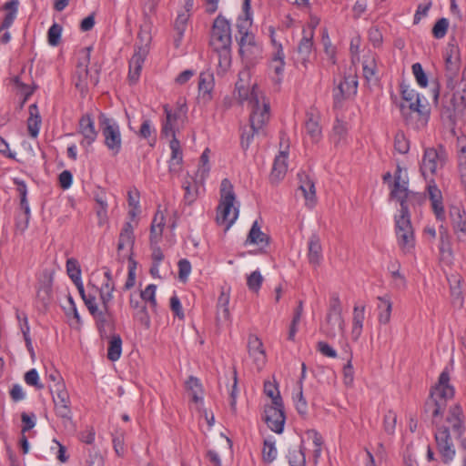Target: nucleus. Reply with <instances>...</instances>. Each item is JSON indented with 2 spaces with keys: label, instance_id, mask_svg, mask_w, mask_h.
<instances>
[{
  "label": "nucleus",
  "instance_id": "f257e3e1",
  "mask_svg": "<svg viewBox=\"0 0 466 466\" xmlns=\"http://www.w3.org/2000/svg\"><path fill=\"white\" fill-rule=\"evenodd\" d=\"M462 410L460 405H454L450 408L449 415L446 422L449 426L444 425L441 421V418H432V422L436 427L434 437L436 441L437 450L441 456L444 463L451 462L456 454L455 447L450 434V426L453 432L461 437L464 433V424L462 420Z\"/></svg>",
  "mask_w": 466,
  "mask_h": 466
},
{
  "label": "nucleus",
  "instance_id": "f03ea898",
  "mask_svg": "<svg viewBox=\"0 0 466 466\" xmlns=\"http://www.w3.org/2000/svg\"><path fill=\"white\" fill-rule=\"evenodd\" d=\"M236 90L239 101L248 103L251 128L257 132H264L270 118V105L265 94L256 85L249 90L241 81L236 83Z\"/></svg>",
  "mask_w": 466,
  "mask_h": 466
},
{
  "label": "nucleus",
  "instance_id": "7ed1b4c3",
  "mask_svg": "<svg viewBox=\"0 0 466 466\" xmlns=\"http://www.w3.org/2000/svg\"><path fill=\"white\" fill-rule=\"evenodd\" d=\"M237 200L233 186L230 181L224 178L220 185V200L217 208L216 221L228 230L237 220L239 209L236 207Z\"/></svg>",
  "mask_w": 466,
  "mask_h": 466
},
{
  "label": "nucleus",
  "instance_id": "20e7f679",
  "mask_svg": "<svg viewBox=\"0 0 466 466\" xmlns=\"http://www.w3.org/2000/svg\"><path fill=\"white\" fill-rule=\"evenodd\" d=\"M454 396V388L450 384L449 372L443 370L438 383L431 390V400L434 404L432 418L438 419L443 415L447 401Z\"/></svg>",
  "mask_w": 466,
  "mask_h": 466
},
{
  "label": "nucleus",
  "instance_id": "39448f33",
  "mask_svg": "<svg viewBox=\"0 0 466 466\" xmlns=\"http://www.w3.org/2000/svg\"><path fill=\"white\" fill-rule=\"evenodd\" d=\"M56 415L62 420L66 429H73L72 410L69 394L64 382L49 386Z\"/></svg>",
  "mask_w": 466,
  "mask_h": 466
},
{
  "label": "nucleus",
  "instance_id": "423d86ee",
  "mask_svg": "<svg viewBox=\"0 0 466 466\" xmlns=\"http://www.w3.org/2000/svg\"><path fill=\"white\" fill-rule=\"evenodd\" d=\"M91 51V46L82 49L79 53V62L76 66L75 86L82 94L87 91L89 85L96 86L98 83L99 70L96 69L93 74H90L87 68L90 62Z\"/></svg>",
  "mask_w": 466,
  "mask_h": 466
},
{
  "label": "nucleus",
  "instance_id": "0eeeda50",
  "mask_svg": "<svg viewBox=\"0 0 466 466\" xmlns=\"http://www.w3.org/2000/svg\"><path fill=\"white\" fill-rule=\"evenodd\" d=\"M409 113L404 111L405 106L401 105L400 108L408 125L414 129H421L428 124L430 118V106L426 98L418 97L413 101H408Z\"/></svg>",
  "mask_w": 466,
  "mask_h": 466
},
{
  "label": "nucleus",
  "instance_id": "6e6552de",
  "mask_svg": "<svg viewBox=\"0 0 466 466\" xmlns=\"http://www.w3.org/2000/svg\"><path fill=\"white\" fill-rule=\"evenodd\" d=\"M99 126L105 146L111 152L112 156H116L122 149V136L119 124L114 118L101 114L99 116Z\"/></svg>",
  "mask_w": 466,
  "mask_h": 466
},
{
  "label": "nucleus",
  "instance_id": "1a4fd4ad",
  "mask_svg": "<svg viewBox=\"0 0 466 466\" xmlns=\"http://www.w3.org/2000/svg\"><path fill=\"white\" fill-rule=\"evenodd\" d=\"M447 159L448 153L443 146L426 148L420 163L422 176L427 178L429 176L436 175L439 170L443 168Z\"/></svg>",
  "mask_w": 466,
  "mask_h": 466
},
{
  "label": "nucleus",
  "instance_id": "9d476101",
  "mask_svg": "<svg viewBox=\"0 0 466 466\" xmlns=\"http://www.w3.org/2000/svg\"><path fill=\"white\" fill-rule=\"evenodd\" d=\"M395 233L400 248L404 254H410L415 247L413 228L407 216L395 217Z\"/></svg>",
  "mask_w": 466,
  "mask_h": 466
},
{
  "label": "nucleus",
  "instance_id": "9b49d317",
  "mask_svg": "<svg viewBox=\"0 0 466 466\" xmlns=\"http://www.w3.org/2000/svg\"><path fill=\"white\" fill-rule=\"evenodd\" d=\"M232 37H231V27L228 20H227L221 15L214 20L210 45L214 48L231 47Z\"/></svg>",
  "mask_w": 466,
  "mask_h": 466
},
{
  "label": "nucleus",
  "instance_id": "f8f14e48",
  "mask_svg": "<svg viewBox=\"0 0 466 466\" xmlns=\"http://www.w3.org/2000/svg\"><path fill=\"white\" fill-rule=\"evenodd\" d=\"M265 420L268 428L276 433H281L286 420L281 398H277L275 404L266 407Z\"/></svg>",
  "mask_w": 466,
  "mask_h": 466
},
{
  "label": "nucleus",
  "instance_id": "ddd939ff",
  "mask_svg": "<svg viewBox=\"0 0 466 466\" xmlns=\"http://www.w3.org/2000/svg\"><path fill=\"white\" fill-rule=\"evenodd\" d=\"M135 243L134 228L130 222H126L121 229L117 244V257L124 261H132V249Z\"/></svg>",
  "mask_w": 466,
  "mask_h": 466
},
{
  "label": "nucleus",
  "instance_id": "4468645a",
  "mask_svg": "<svg viewBox=\"0 0 466 466\" xmlns=\"http://www.w3.org/2000/svg\"><path fill=\"white\" fill-rule=\"evenodd\" d=\"M358 81L355 76H345L333 89L334 106H340L341 103L357 93Z\"/></svg>",
  "mask_w": 466,
  "mask_h": 466
},
{
  "label": "nucleus",
  "instance_id": "2eb2a0df",
  "mask_svg": "<svg viewBox=\"0 0 466 466\" xmlns=\"http://www.w3.org/2000/svg\"><path fill=\"white\" fill-rule=\"evenodd\" d=\"M205 177L198 176L195 177L187 175L182 183V188L185 190L183 201L186 205H192L198 198L204 190Z\"/></svg>",
  "mask_w": 466,
  "mask_h": 466
},
{
  "label": "nucleus",
  "instance_id": "dca6fc26",
  "mask_svg": "<svg viewBox=\"0 0 466 466\" xmlns=\"http://www.w3.org/2000/svg\"><path fill=\"white\" fill-rule=\"evenodd\" d=\"M238 45L241 56L248 63H253L255 60L261 57L262 46L261 44L257 41L254 35L240 36Z\"/></svg>",
  "mask_w": 466,
  "mask_h": 466
},
{
  "label": "nucleus",
  "instance_id": "f3484780",
  "mask_svg": "<svg viewBox=\"0 0 466 466\" xmlns=\"http://www.w3.org/2000/svg\"><path fill=\"white\" fill-rule=\"evenodd\" d=\"M444 59L447 85L449 87L454 89L456 88L454 86V81L460 71V57L457 47L451 46L449 49H447L444 55Z\"/></svg>",
  "mask_w": 466,
  "mask_h": 466
},
{
  "label": "nucleus",
  "instance_id": "a211bd4d",
  "mask_svg": "<svg viewBox=\"0 0 466 466\" xmlns=\"http://www.w3.org/2000/svg\"><path fill=\"white\" fill-rule=\"evenodd\" d=\"M274 46L272 58L269 63V70L274 73L272 76L275 83L279 84L282 80L285 67V55L283 47L280 43H278L274 38L271 39Z\"/></svg>",
  "mask_w": 466,
  "mask_h": 466
},
{
  "label": "nucleus",
  "instance_id": "6ab92c4d",
  "mask_svg": "<svg viewBox=\"0 0 466 466\" xmlns=\"http://www.w3.org/2000/svg\"><path fill=\"white\" fill-rule=\"evenodd\" d=\"M78 133L83 137L80 145L84 147H90L96 141L97 131L96 130L95 122L90 115H84L79 119Z\"/></svg>",
  "mask_w": 466,
  "mask_h": 466
},
{
  "label": "nucleus",
  "instance_id": "aec40b11",
  "mask_svg": "<svg viewBox=\"0 0 466 466\" xmlns=\"http://www.w3.org/2000/svg\"><path fill=\"white\" fill-rule=\"evenodd\" d=\"M248 350L249 356L258 370H262L266 363L267 356L263 348V343L259 338L255 335H249L248 340Z\"/></svg>",
  "mask_w": 466,
  "mask_h": 466
},
{
  "label": "nucleus",
  "instance_id": "412c9836",
  "mask_svg": "<svg viewBox=\"0 0 466 466\" xmlns=\"http://www.w3.org/2000/svg\"><path fill=\"white\" fill-rule=\"evenodd\" d=\"M320 114L315 108H310L306 113L305 129L313 142H318L322 136V128L319 124Z\"/></svg>",
  "mask_w": 466,
  "mask_h": 466
},
{
  "label": "nucleus",
  "instance_id": "4be33fe9",
  "mask_svg": "<svg viewBox=\"0 0 466 466\" xmlns=\"http://www.w3.org/2000/svg\"><path fill=\"white\" fill-rule=\"evenodd\" d=\"M427 190L429 198L431 201L433 212L437 219L443 220L445 218V211L442 204V195L441 190L434 184L433 180H431L428 183Z\"/></svg>",
  "mask_w": 466,
  "mask_h": 466
},
{
  "label": "nucleus",
  "instance_id": "5701e85b",
  "mask_svg": "<svg viewBox=\"0 0 466 466\" xmlns=\"http://www.w3.org/2000/svg\"><path fill=\"white\" fill-rule=\"evenodd\" d=\"M287 158L288 152L286 150H280L279 154L275 157L269 175V180L272 184H277L284 178L288 170Z\"/></svg>",
  "mask_w": 466,
  "mask_h": 466
},
{
  "label": "nucleus",
  "instance_id": "b1692460",
  "mask_svg": "<svg viewBox=\"0 0 466 466\" xmlns=\"http://www.w3.org/2000/svg\"><path fill=\"white\" fill-rule=\"evenodd\" d=\"M378 304L376 307L377 309V318L378 322L380 325H387L390 322L391 313H392V301L389 295L379 296L377 298Z\"/></svg>",
  "mask_w": 466,
  "mask_h": 466
},
{
  "label": "nucleus",
  "instance_id": "393cba45",
  "mask_svg": "<svg viewBox=\"0 0 466 466\" xmlns=\"http://www.w3.org/2000/svg\"><path fill=\"white\" fill-rule=\"evenodd\" d=\"M268 236L261 231L258 222L257 220L254 221L248 234L245 245H257L259 246L261 249H263L268 246Z\"/></svg>",
  "mask_w": 466,
  "mask_h": 466
},
{
  "label": "nucleus",
  "instance_id": "a878e982",
  "mask_svg": "<svg viewBox=\"0 0 466 466\" xmlns=\"http://www.w3.org/2000/svg\"><path fill=\"white\" fill-rule=\"evenodd\" d=\"M402 174L401 168L398 166L394 173V182L390 189V198L396 200L411 192L408 189V182L402 177Z\"/></svg>",
  "mask_w": 466,
  "mask_h": 466
},
{
  "label": "nucleus",
  "instance_id": "bb28decb",
  "mask_svg": "<svg viewBox=\"0 0 466 466\" xmlns=\"http://www.w3.org/2000/svg\"><path fill=\"white\" fill-rule=\"evenodd\" d=\"M146 55V50L139 48L131 57L128 72V78L131 83H136L138 80Z\"/></svg>",
  "mask_w": 466,
  "mask_h": 466
},
{
  "label": "nucleus",
  "instance_id": "cd10ccee",
  "mask_svg": "<svg viewBox=\"0 0 466 466\" xmlns=\"http://www.w3.org/2000/svg\"><path fill=\"white\" fill-rule=\"evenodd\" d=\"M300 185L299 190L301 191L306 205L309 208H313L316 203V190L314 182L309 179L306 175H299Z\"/></svg>",
  "mask_w": 466,
  "mask_h": 466
},
{
  "label": "nucleus",
  "instance_id": "c85d7f7f",
  "mask_svg": "<svg viewBox=\"0 0 466 466\" xmlns=\"http://www.w3.org/2000/svg\"><path fill=\"white\" fill-rule=\"evenodd\" d=\"M365 319V305H355L352 312L351 337L353 340H358L361 336Z\"/></svg>",
  "mask_w": 466,
  "mask_h": 466
},
{
  "label": "nucleus",
  "instance_id": "c756f323",
  "mask_svg": "<svg viewBox=\"0 0 466 466\" xmlns=\"http://www.w3.org/2000/svg\"><path fill=\"white\" fill-rule=\"evenodd\" d=\"M423 200V197L420 193L410 192L407 196L399 198L397 201L400 202V209L399 216H407L410 219V209L414 208L416 205H420Z\"/></svg>",
  "mask_w": 466,
  "mask_h": 466
},
{
  "label": "nucleus",
  "instance_id": "7c9ffc66",
  "mask_svg": "<svg viewBox=\"0 0 466 466\" xmlns=\"http://www.w3.org/2000/svg\"><path fill=\"white\" fill-rule=\"evenodd\" d=\"M303 37L299 43L298 53L300 56L301 63L306 66V63L309 61L313 47V35L312 30L306 32L303 31Z\"/></svg>",
  "mask_w": 466,
  "mask_h": 466
},
{
  "label": "nucleus",
  "instance_id": "2f4dec72",
  "mask_svg": "<svg viewBox=\"0 0 466 466\" xmlns=\"http://www.w3.org/2000/svg\"><path fill=\"white\" fill-rule=\"evenodd\" d=\"M230 294L228 290L222 289L220 295L218 299L217 304V320L218 322H226L230 319V312L228 309Z\"/></svg>",
  "mask_w": 466,
  "mask_h": 466
},
{
  "label": "nucleus",
  "instance_id": "473e14b6",
  "mask_svg": "<svg viewBox=\"0 0 466 466\" xmlns=\"http://www.w3.org/2000/svg\"><path fill=\"white\" fill-rule=\"evenodd\" d=\"M308 258L309 262L313 266L319 265L322 259V248L319 238L317 235H312L309 238V243Z\"/></svg>",
  "mask_w": 466,
  "mask_h": 466
},
{
  "label": "nucleus",
  "instance_id": "72a5a7b5",
  "mask_svg": "<svg viewBox=\"0 0 466 466\" xmlns=\"http://www.w3.org/2000/svg\"><path fill=\"white\" fill-rule=\"evenodd\" d=\"M214 88V76L213 73L209 70L204 71L199 75L198 90L199 94L206 100L211 98V92Z\"/></svg>",
  "mask_w": 466,
  "mask_h": 466
},
{
  "label": "nucleus",
  "instance_id": "f704fd0d",
  "mask_svg": "<svg viewBox=\"0 0 466 466\" xmlns=\"http://www.w3.org/2000/svg\"><path fill=\"white\" fill-rule=\"evenodd\" d=\"M243 12L244 16L238 17L237 28L240 36H245L246 35H252L249 33V27L251 26V17H250V0H244L243 2Z\"/></svg>",
  "mask_w": 466,
  "mask_h": 466
},
{
  "label": "nucleus",
  "instance_id": "c9c22d12",
  "mask_svg": "<svg viewBox=\"0 0 466 466\" xmlns=\"http://www.w3.org/2000/svg\"><path fill=\"white\" fill-rule=\"evenodd\" d=\"M451 288V303L456 308H461L463 304V298L460 287L461 277L458 275H451L448 278Z\"/></svg>",
  "mask_w": 466,
  "mask_h": 466
},
{
  "label": "nucleus",
  "instance_id": "e433bc0d",
  "mask_svg": "<svg viewBox=\"0 0 466 466\" xmlns=\"http://www.w3.org/2000/svg\"><path fill=\"white\" fill-rule=\"evenodd\" d=\"M458 166L461 182L466 187V137L458 138Z\"/></svg>",
  "mask_w": 466,
  "mask_h": 466
},
{
  "label": "nucleus",
  "instance_id": "4c0bfd02",
  "mask_svg": "<svg viewBox=\"0 0 466 466\" xmlns=\"http://www.w3.org/2000/svg\"><path fill=\"white\" fill-rule=\"evenodd\" d=\"M29 115L27 119L28 133L32 137H36L40 129L41 118L35 104L29 106Z\"/></svg>",
  "mask_w": 466,
  "mask_h": 466
},
{
  "label": "nucleus",
  "instance_id": "58836bf2",
  "mask_svg": "<svg viewBox=\"0 0 466 466\" xmlns=\"http://www.w3.org/2000/svg\"><path fill=\"white\" fill-rule=\"evenodd\" d=\"M186 13L179 14L174 24V30L176 32V35L174 38V44L176 47H179L181 40L184 36V33L187 28V20L189 15Z\"/></svg>",
  "mask_w": 466,
  "mask_h": 466
},
{
  "label": "nucleus",
  "instance_id": "ea45409f",
  "mask_svg": "<svg viewBox=\"0 0 466 466\" xmlns=\"http://www.w3.org/2000/svg\"><path fill=\"white\" fill-rule=\"evenodd\" d=\"M138 137L147 140L150 147H154L157 142L156 129L149 119H144L137 133Z\"/></svg>",
  "mask_w": 466,
  "mask_h": 466
},
{
  "label": "nucleus",
  "instance_id": "a19ab883",
  "mask_svg": "<svg viewBox=\"0 0 466 466\" xmlns=\"http://www.w3.org/2000/svg\"><path fill=\"white\" fill-rule=\"evenodd\" d=\"M166 113V121L163 123L161 134L165 137H176L175 123L177 119V115L168 109L167 106L164 107Z\"/></svg>",
  "mask_w": 466,
  "mask_h": 466
},
{
  "label": "nucleus",
  "instance_id": "79ce46f5",
  "mask_svg": "<svg viewBox=\"0 0 466 466\" xmlns=\"http://www.w3.org/2000/svg\"><path fill=\"white\" fill-rule=\"evenodd\" d=\"M337 329L341 332L344 331L345 322L342 315H340V322L335 320L334 315H327L326 325L323 327L325 334L329 338H333L336 336Z\"/></svg>",
  "mask_w": 466,
  "mask_h": 466
},
{
  "label": "nucleus",
  "instance_id": "37998d69",
  "mask_svg": "<svg viewBox=\"0 0 466 466\" xmlns=\"http://www.w3.org/2000/svg\"><path fill=\"white\" fill-rule=\"evenodd\" d=\"M288 460L290 466H306L305 448L303 445L290 448L289 450Z\"/></svg>",
  "mask_w": 466,
  "mask_h": 466
},
{
  "label": "nucleus",
  "instance_id": "c03bdc74",
  "mask_svg": "<svg viewBox=\"0 0 466 466\" xmlns=\"http://www.w3.org/2000/svg\"><path fill=\"white\" fill-rule=\"evenodd\" d=\"M122 353V339L119 335H113L107 348V358L111 361L120 359Z\"/></svg>",
  "mask_w": 466,
  "mask_h": 466
},
{
  "label": "nucleus",
  "instance_id": "a18cd8bd",
  "mask_svg": "<svg viewBox=\"0 0 466 466\" xmlns=\"http://www.w3.org/2000/svg\"><path fill=\"white\" fill-rule=\"evenodd\" d=\"M186 386L194 402L198 403L202 400V388L198 378L193 376L189 377L186 382Z\"/></svg>",
  "mask_w": 466,
  "mask_h": 466
},
{
  "label": "nucleus",
  "instance_id": "49530a36",
  "mask_svg": "<svg viewBox=\"0 0 466 466\" xmlns=\"http://www.w3.org/2000/svg\"><path fill=\"white\" fill-rule=\"evenodd\" d=\"M214 50L218 56V68L225 73L231 65V47L214 48Z\"/></svg>",
  "mask_w": 466,
  "mask_h": 466
},
{
  "label": "nucleus",
  "instance_id": "de8ad7c7",
  "mask_svg": "<svg viewBox=\"0 0 466 466\" xmlns=\"http://www.w3.org/2000/svg\"><path fill=\"white\" fill-rule=\"evenodd\" d=\"M17 192L20 198V208L24 211L23 216L31 217L29 203L27 201V187L25 182H17Z\"/></svg>",
  "mask_w": 466,
  "mask_h": 466
},
{
  "label": "nucleus",
  "instance_id": "09e8293b",
  "mask_svg": "<svg viewBox=\"0 0 466 466\" xmlns=\"http://www.w3.org/2000/svg\"><path fill=\"white\" fill-rule=\"evenodd\" d=\"M348 125L339 119H336L333 126L332 138L336 145L340 144L346 137L348 133Z\"/></svg>",
  "mask_w": 466,
  "mask_h": 466
},
{
  "label": "nucleus",
  "instance_id": "8fccbe9b",
  "mask_svg": "<svg viewBox=\"0 0 466 466\" xmlns=\"http://www.w3.org/2000/svg\"><path fill=\"white\" fill-rule=\"evenodd\" d=\"M66 268L67 275L73 282L82 279L81 268L77 259L74 258H68L66 260Z\"/></svg>",
  "mask_w": 466,
  "mask_h": 466
},
{
  "label": "nucleus",
  "instance_id": "3c124183",
  "mask_svg": "<svg viewBox=\"0 0 466 466\" xmlns=\"http://www.w3.org/2000/svg\"><path fill=\"white\" fill-rule=\"evenodd\" d=\"M263 277L259 270H255L247 278V286L252 292L258 293L261 288Z\"/></svg>",
  "mask_w": 466,
  "mask_h": 466
},
{
  "label": "nucleus",
  "instance_id": "603ef678",
  "mask_svg": "<svg viewBox=\"0 0 466 466\" xmlns=\"http://www.w3.org/2000/svg\"><path fill=\"white\" fill-rule=\"evenodd\" d=\"M169 147L171 149L170 167L181 164L182 151L179 141L176 137L172 138Z\"/></svg>",
  "mask_w": 466,
  "mask_h": 466
},
{
  "label": "nucleus",
  "instance_id": "864d4df0",
  "mask_svg": "<svg viewBox=\"0 0 466 466\" xmlns=\"http://www.w3.org/2000/svg\"><path fill=\"white\" fill-rule=\"evenodd\" d=\"M394 147L400 154H406L410 149V142L402 131H398L394 137Z\"/></svg>",
  "mask_w": 466,
  "mask_h": 466
},
{
  "label": "nucleus",
  "instance_id": "5fc2aeb1",
  "mask_svg": "<svg viewBox=\"0 0 466 466\" xmlns=\"http://www.w3.org/2000/svg\"><path fill=\"white\" fill-rule=\"evenodd\" d=\"M130 306L131 308L137 309L136 315L140 322L147 327H149L150 319L147 311V307L145 305H139V301H135L132 298L130 299Z\"/></svg>",
  "mask_w": 466,
  "mask_h": 466
},
{
  "label": "nucleus",
  "instance_id": "6e6d98bb",
  "mask_svg": "<svg viewBox=\"0 0 466 466\" xmlns=\"http://www.w3.org/2000/svg\"><path fill=\"white\" fill-rule=\"evenodd\" d=\"M327 315H334L335 320L340 322V315H342V309L339 298L337 294H333L329 299V307Z\"/></svg>",
  "mask_w": 466,
  "mask_h": 466
},
{
  "label": "nucleus",
  "instance_id": "4d7b16f0",
  "mask_svg": "<svg viewBox=\"0 0 466 466\" xmlns=\"http://www.w3.org/2000/svg\"><path fill=\"white\" fill-rule=\"evenodd\" d=\"M62 27L58 24H53L47 32V41L52 46H56L60 43Z\"/></svg>",
  "mask_w": 466,
  "mask_h": 466
},
{
  "label": "nucleus",
  "instance_id": "13d9d810",
  "mask_svg": "<svg viewBox=\"0 0 466 466\" xmlns=\"http://www.w3.org/2000/svg\"><path fill=\"white\" fill-rule=\"evenodd\" d=\"M396 422H397L396 413L393 410H389L384 415V420H383L384 431L388 434L392 435L395 431Z\"/></svg>",
  "mask_w": 466,
  "mask_h": 466
},
{
  "label": "nucleus",
  "instance_id": "bf43d9fd",
  "mask_svg": "<svg viewBox=\"0 0 466 466\" xmlns=\"http://www.w3.org/2000/svg\"><path fill=\"white\" fill-rule=\"evenodd\" d=\"M277 454L278 451L275 443L266 440L262 450L263 460L266 462H272L276 459Z\"/></svg>",
  "mask_w": 466,
  "mask_h": 466
},
{
  "label": "nucleus",
  "instance_id": "052dcab7",
  "mask_svg": "<svg viewBox=\"0 0 466 466\" xmlns=\"http://www.w3.org/2000/svg\"><path fill=\"white\" fill-rule=\"evenodd\" d=\"M449 26V21L446 18L439 19L432 28V35L435 38L441 39L445 36Z\"/></svg>",
  "mask_w": 466,
  "mask_h": 466
},
{
  "label": "nucleus",
  "instance_id": "680f3d73",
  "mask_svg": "<svg viewBox=\"0 0 466 466\" xmlns=\"http://www.w3.org/2000/svg\"><path fill=\"white\" fill-rule=\"evenodd\" d=\"M392 278V285L397 289H404L406 288V279L400 272V265H397L396 268H393L390 270Z\"/></svg>",
  "mask_w": 466,
  "mask_h": 466
},
{
  "label": "nucleus",
  "instance_id": "e2e57ef3",
  "mask_svg": "<svg viewBox=\"0 0 466 466\" xmlns=\"http://www.w3.org/2000/svg\"><path fill=\"white\" fill-rule=\"evenodd\" d=\"M412 73L419 86L421 87H426L428 86V77L420 63L412 65Z\"/></svg>",
  "mask_w": 466,
  "mask_h": 466
},
{
  "label": "nucleus",
  "instance_id": "0e129e2a",
  "mask_svg": "<svg viewBox=\"0 0 466 466\" xmlns=\"http://www.w3.org/2000/svg\"><path fill=\"white\" fill-rule=\"evenodd\" d=\"M156 290L157 286L154 284H149L144 290L141 291L140 294L141 299L145 301H148L153 308L157 306Z\"/></svg>",
  "mask_w": 466,
  "mask_h": 466
},
{
  "label": "nucleus",
  "instance_id": "69168bd1",
  "mask_svg": "<svg viewBox=\"0 0 466 466\" xmlns=\"http://www.w3.org/2000/svg\"><path fill=\"white\" fill-rule=\"evenodd\" d=\"M431 5H432L431 1L427 0L424 3L420 4L418 5L417 10L414 15V18H413L414 25H418L423 17L427 16L428 12L431 7Z\"/></svg>",
  "mask_w": 466,
  "mask_h": 466
},
{
  "label": "nucleus",
  "instance_id": "338daca9",
  "mask_svg": "<svg viewBox=\"0 0 466 466\" xmlns=\"http://www.w3.org/2000/svg\"><path fill=\"white\" fill-rule=\"evenodd\" d=\"M177 265L178 278L181 281L185 282L191 272V264L187 259L182 258L178 261Z\"/></svg>",
  "mask_w": 466,
  "mask_h": 466
},
{
  "label": "nucleus",
  "instance_id": "774afa93",
  "mask_svg": "<svg viewBox=\"0 0 466 466\" xmlns=\"http://www.w3.org/2000/svg\"><path fill=\"white\" fill-rule=\"evenodd\" d=\"M453 98L455 100L460 99L462 105L466 104V78L464 76L458 84L457 89L454 91Z\"/></svg>",
  "mask_w": 466,
  "mask_h": 466
}]
</instances>
